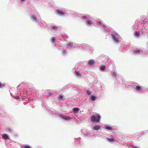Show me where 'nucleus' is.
I'll use <instances>...</instances> for the list:
<instances>
[{
    "mask_svg": "<svg viewBox=\"0 0 148 148\" xmlns=\"http://www.w3.org/2000/svg\"><path fill=\"white\" fill-rule=\"evenodd\" d=\"M30 18L32 21L36 23H39V20L40 18L39 14L37 11H35L34 13L30 16Z\"/></svg>",
    "mask_w": 148,
    "mask_h": 148,
    "instance_id": "f257e3e1",
    "label": "nucleus"
},
{
    "mask_svg": "<svg viewBox=\"0 0 148 148\" xmlns=\"http://www.w3.org/2000/svg\"><path fill=\"white\" fill-rule=\"evenodd\" d=\"M101 118V116L99 114H97L95 115H92L91 118V121L99 122L100 121Z\"/></svg>",
    "mask_w": 148,
    "mask_h": 148,
    "instance_id": "f03ea898",
    "label": "nucleus"
},
{
    "mask_svg": "<svg viewBox=\"0 0 148 148\" xmlns=\"http://www.w3.org/2000/svg\"><path fill=\"white\" fill-rule=\"evenodd\" d=\"M60 118L62 119L65 120L66 121H69L71 119H73V118H71L70 116H67L66 115H60Z\"/></svg>",
    "mask_w": 148,
    "mask_h": 148,
    "instance_id": "7ed1b4c3",
    "label": "nucleus"
},
{
    "mask_svg": "<svg viewBox=\"0 0 148 148\" xmlns=\"http://www.w3.org/2000/svg\"><path fill=\"white\" fill-rule=\"evenodd\" d=\"M31 89L29 88H27L26 89H23L22 92L24 95H27L30 94L31 93L33 92L32 90H30Z\"/></svg>",
    "mask_w": 148,
    "mask_h": 148,
    "instance_id": "20e7f679",
    "label": "nucleus"
},
{
    "mask_svg": "<svg viewBox=\"0 0 148 148\" xmlns=\"http://www.w3.org/2000/svg\"><path fill=\"white\" fill-rule=\"evenodd\" d=\"M57 14L60 16H63L65 14V12L60 9H56V10Z\"/></svg>",
    "mask_w": 148,
    "mask_h": 148,
    "instance_id": "39448f33",
    "label": "nucleus"
},
{
    "mask_svg": "<svg viewBox=\"0 0 148 148\" xmlns=\"http://www.w3.org/2000/svg\"><path fill=\"white\" fill-rule=\"evenodd\" d=\"M39 24L40 26L42 27H45L47 26V24L43 21L42 20L39 21Z\"/></svg>",
    "mask_w": 148,
    "mask_h": 148,
    "instance_id": "423d86ee",
    "label": "nucleus"
},
{
    "mask_svg": "<svg viewBox=\"0 0 148 148\" xmlns=\"http://www.w3.org/2000/svg\"><path fill=\"white\" fill-rule=\"evenodd\" d=\"M134 53L135 54H140L142 53V50L140 49H136L133 50Z\"/></svg>",
    "mask_w": 148,
    "mask_h": 148,
    "instance_id": "0eeeda50",
    "label": "nucleus"
},
{
    "mask_svg": "<svg viewBox=\"0 0 148 148\" xmlns=\"http://www.w3.org/2000/svg\"><path fill=\"white\" fill-rule=\"evenodd\" d=\"M45 94L46 95L50 96L52 95L53 93L51 92V90H47L45 91Z\"/></svg>",
    "mask_w": 148,
    "mask_h": 148,
    "instance_id": "6e6552de",
    "label": "nucleus"
},
{
    "mask_svg": "<svg viewBox=\"0 0 148 148\" xmlns=\"http://www.w3.org/2000/svg\"><path fill=\"white\" fill-rule=\"evenodd\" d=\"M73 46V43L71 42H69L67 43L66 45V47L67 48H71Z\"/></svg>",
    "mask_w": 148,
    "mask_h": 148,
    "instance_id": "1a4fd4ad",
    "label": "nucleus"
},
{
    "mask_svg": "<svg viewBox=\"0 0 148 148\" xmlns=\"http://www.w3.org/2000/svg\"><path fill=\"white\" fill-rule=\"evenodd\" d=\"M73 85H72L71 84H67V85L65 86L63 88V89L64 90L66 88H67V89L69 88H70L72 87V86H73Z\"/></svg>",
    "mask_w": 148,
    "mask_h": 148,
    "instance_id": "9d476101",
    "label": "nucleus"
},
{
    "mask_svg": "<svg viewBox=\"0 0 148 148\" xmlns=\"http://www.w3.org/2000/svg\"><path fill=\"white\" fill-rule=\"evenodd\" d=\"M95 63V61L93 60H90L88 62V64L90 66L94 65Z\"/></svg>",
    "mask_w": 148,
    "mask_h": 148,
    "instance_id": "9b49d317",
    "label": "nucleus"
},
{
    "mask_svg": "<svg viewBox=\"0 0 148 148\" xmlns=\"http://www.w3.org/2000/svg\"><path fill=\"white\" fill-rule=\"evenodd\" d=\"M62 55L65 56L67 54V51L66 49H63L62 51Z\"/></svg>",
    "mask_w": 148,
    "mask_h": 148,
    "instance_id": "f8f14e48",
    "label": "nucleus"
},
{
    "mask_svg": "<svg viewBox=\"0 0 148 148\" xmlns=\"http://www.w3.org/2000/svg\"><path fill=\"white\" fill-rule=\"evenodd\" d=\"M2 137L4 139L6 140L9 139L8 135L6 134H3L2 135Z\"/></svg>",
    "mask_w": 148,
    "mask_h": 148,
    "instance_id": "ddd939ff",
    "label": "nucleus"
},
{
    "mask_svg": "<svg viewBox=\"0 0 148 148\" xmlns=\"http://www.w3.org/2000/svg\"><path fill=\"white\" fill-rule=\"evenodd\" d=\"M97 25L98 26H102L104 28L106 27L105 25L101 21H99L97 23Z\"/></svg>",
    "mask_w": 148,
    "mask_h": 148,
    "instance_id": "4468645a",
    "label": "nucleus"
},
{
    "mask_svg": "<svg viewBox=\"0 0 148 148\" xmlns=\"http://www.w3.org/2000/svg\"><path fill=\"white\" fill-rule=\"evenodd\" d=\"M100 128V127L98 125H95L93 127V129L95 130H99Z\"/></svg>",
    "mask_w": 148,
    "mask_h": 148,
    "instance_id": "2eb2a0df",
    "label": "nucleus"
},
{
    "mask_svg": "<svg viewBox=\"0 0 148 148\" xmlns=\"http://www.w3.org/2000/svg\"><path fill=\"white\" fill-rule=\"evenodd\" d=\"M54 115H55V116H58L59 118H60V115H61V114H60L59 113V112L56 110H54Z\"/></svg>",
    "mask_w": 148,
    "mask_h": 148,
    "instance_id": "dca6fc26",
    "label": "nucleus"
},
{
    "mask_svg": "<svg viewBox=\"0 0 148 148\" xmlns=\"http://www.w3.org/2000/svg\"><path fill=\"white\" fill-rule=\"evenodd\" d=\"M135 89L137 90L138 91H140L143 88L139 86H136L135 88Z\"/></svg>",
    "mask_w": 148,
    "mask_h": 148,
    "instance_id": "f3484780",
    "label": "nucleus"
},
{
    "mask_svg": "<svg viewBox=\"0 0 148 148\" xmlns=\"http://www.w3.org/2000/svg\"><path fill=\"white\" fill-rule=\"evenodd\" d=\"M26 84L25 83H22L19 84L17 87V90L18 89V87L21 86H25Z\"/></svg>",
    "mask_w": 148,
    "mask_h": 148,
    "instance_id": "a211bd4d",
    "label": "nucleus"
},
{
    "mask_svg": "<svg viewBox=\"0 0 148 148\" xmlns=\"http://www.w3.org/2000/svg\"><path fill=\"white\" fill-rule=\"evenodd\" d=\"M112 39H113L117 43L119 42L118 40L114 36L112 35Z\"/></svg>",
    "mask_w": 148,
    "mask_h": 148,
    "instance_id": "6ab92c4d",
    "label": "nucleus"
},
{
    "mask_svg": "<svg viewBox=\"0 0 148 148\" xmlns=\"http://www.w3.org/2000/svg\"><path fill=\"white\" fill-rule=\"evenodd\" d=\"M58 99L59 101H62L63 100V97L61 95H59L58 97Z\"/></svg>",
    "mask_w": 148,
    "mask_h": 148,
    "instance_id": "aec40b11",
    "label": "nucleus"
},
{
    "mask_svg": "<svg viewBox=\"0 0 148 148\" xmlns=\"http://www.w3.org/2000/svg\"><path fill=\"white\" fill-rule=\"evenodd\" d=\"M96 98H97L95 96L93 95L91 96V99L92 100V101H95L96 99Z\"/></svg>",
    "mask_w": 148,
    "mask_h": 148,
    "instance_id": "412c9836",
    "label": "nucleus"
},
{
    "mask_svg": "<svg viewBox=\"0 0 148 148\" xmlns=\"http://www.w3.org/2000/svg\"><path fill=\"white\" fill-rule=\"evenodd\" d=\"M48 112L50 114L54 115V110L52 111L50 110H48Z\"/></svg>",
    "mask_w": 148,
    "mask_h": 148,
    "instance_id": "4be33fe9",
    "label": "nucleus"
},
{
    "mask_svg": "<svg viewBox=\"0 0 148 148\" xmlns=\"http://www.w3.org/2000/svg\"><path fill=\"white\" fill-rule=\"evenodd\" d=\"M51 29H52L56 31L58 29V27L56 26H52Z\"/></svg>",
    "mask_w": 148,
    "mask_h": 148,
    "instance_id": "5701e85b",
    "label": "nucleus"
},
{
    "mask_svg": "<svg viewBox=\"0 0 148 148\" xmlns=\"http://www.w3.org/2000/svg\"><path fill=\"white\" fill-rule=\"evenodd\" d=\"M86 23L88 25H91L92 23V21L89 20H87L86 21Z\"/></svg>",
    "mask_w": 148,
    "mask_h": 148,
    "instance_id": "b1692460",
    "label": "nucleus"
},
{
    "mask_svg": "<svg viewBox=\"0 0 148 148\" xmlns=\"http://www.w3.org/2000/svg\"><path fill=\"white\" fill-rule=\"evenodd\" d=\"M111 75L113 77H115L116 75V73L115 72H113L111 73Z\"/></svg>",
    "mask_w": 148,
    "mask_h": 148,
    "instance_id": "393cba45",
    "label": "nucleus"
},
{
    "mask_svg": "<svg viewBox=\"0 0 148 148\" xmlns=\"http://www.w3.org/2000/svg\"><path fill=\"white\" fill-rule=\"evenodd\" d=\"M75 73L77 77H79L81 76V75L79 74V72L78 71H76Z\"/></svg>",
    "mask_w": 148,
    "mask_h": 148,
    "instance_id": "a878e982",
    "label": "nucleus"
},
{
    "mask_svg": "<svg viewBox=\"0 0 148 148\" xmlns=\"http://www.w3.org/2000/svg\"><path fill=\"white\" fill-rule=\"evenodd\" d=\"M134 35L138 37L139 35V33L137 31H136L134 34Z\"/></svg>",
    "mask_w": 148,
    "mask_h": 148,
    "instance_id": "bb28decb",
    "label": "nucleus"
},
{
    "mask_svg": "<svg viewBox=\"0 0 148 148\" xmlns=\"http://www.w3.org/2000/svg\"><path fill=\"white\" fill-rule=\"evenodd\" d=\"M86 92L88 95H91L92 94V92L89 90H87Z\"/></svg>",
    "mask_w": 148,
    "mask_h": 148,
    "instance_id": "cd10ccee",
    "label": "nucleus"
},
{
    "mask_svg": "<svg viewBox=\"0 0 148 148\" xmlns=\"http://www.w3.org/2000/svg\"><path fill=\"white\" fill-rule=\"evenodd\" d=\"M106 128L107 130H112V127L109 126H107L106 127Z\"/></svg>",
    "mask_w": 148,
    "mask_h": 148,
    "instance_id": "c85d7f7f",
    "label": "nucleus"
},
{
    "mask_svg": "<svg viewBox=\"0 0 148 148\" xmlns=\"http://www.w3.org/2000/svg\"><path fill=\"white\" fill-rule=\"evenodd\" d=\"M5 85L4 84H2L0 82V88H2L5 86Z\"/></svg>",
    "mask_w": 148,
    "mask_h": 148,
    "instance_id": "c756f323",
    "label": "nucleus"
},
{
    "mask_svg": "<svg viewBox=\"0 0 148 148\" xmlns=\"http://www.w3.org/2000/svg\"><path fill=\"white\" fill-rule=\"evenodd\" d=\"M108 140L110 142H113L114 141V139L113 138H108Z\"/></svg>",
    "mask_w": 148,
    "mask_h": 148,
    "instance_id": "7c9ffc66",
    "label": "nucleus"
},
{
    "mask_svg": "<svg viewBox=\"0 0 148 148\" xmlns=\"http://www.w3.org/2000/svg\"><path fill=\"white\" fill-rule=\"evenodd\" d=\"M55 38L54 37H52L51 39V41L52 42V43H54L55 42Z\"/></svg>",
    "mask_w": 148,
    "mask_h": 148,
    "instance_id": "2f4dec72",
    "label": "nucleus"
},
{
    "mask_svg": "<svg viewBox=\"0 0 148 148\" xmlns=\"http://www.w3.org/2000/svg\"><path fill=\"white\" fill-rule=\"evenodd\" d=\"M22 148H30V147L29 145L23 146Z\"/></svg>",
    "mask_w": 148,
    "mask_h": 148,
    "instance_id": "473e14b6",
    "label": "nucleus"
},
{
    "mask_svg": "<svg viewBox=\"0 0 148 148\" xmlns=\"http://www.w3.org/2000/svg\"><path fill=\"white\" fill-rule=\"evenodd\" d=\"M79 110V109L77 108H75V113H77Z\"/></svg>",
    "mask_w": 148,
    "mask_h": 148,
    "instance_id": "72a5a7b5",
    "label": "nucleus"
},
{
    "mask_svg": "<svg viewBox=\"0 0 148 148\" xmlns=\"http://www.w3.org/2000/svg\"><path fill=\"white\" fill-rule=\"evenodd\" d=\"M106 68V67L105 66H101L100 69L102 70H104Z\"/></svg>",
    "mask_w": 148,
    "mask_h": 148,
    "instance_id": "f704fd0d",
    "label": "nucleus"
},
{
    "mask_svg": "<svg viewBox=\"0 0 148 148\" xmlns=\"http://www.w3.org/2000/svg\"><path fill=\"white\" fill-rule=\"evenodd\" d=\"M7 130L8 131L10 132H12V130H11L10 128H8L7 129Z\"/></svg>",
    "mask_w": 148,
    "mask_h": 148,
    "instance_id": "c9c22d12",
    "label": "nucleus"
},
{
    "mask_svg": "<svg viewBox=\"0 0 148 148\" xmlns=\"http://www.w3.org/2000/svg\"><path fill=\"white\" fill-rule=\"evenodd\" d=\"M82 18H83V19H86V16H83V17H82Z\"/></svg>",
    "mask_w": 148,
    "mask_h": 148,
    "instance_id": "e433bc0d",
    "label": "nucleus"
},
{
    "mask_svg": "<svg viewBox=\"0 0 148 148\" xmlns=\"http://www.w3.org/2000/svg\"><path fill=\"white\" fill-rule=\"evenodd\" d=\"M133 148H139L137 146H133Z\"/></svg>",
    "mask_w": 148,
    "mask_h": 148,
    "instance_id": "4c0bfd02",
    "label": "nucleus"
},
{
    "mask_svg": "<svg viewBox=\"0 0 148 148\" xmlns=\"http://www.w3.org/2000/svg\"><path fill=\"white\" fill-rule=\"evenodd\" d=\"M19 96H17V97H16V98L17 99H18L19 98Z\"/></svg>",
    "mask_w": 148,
    "mask_h": 148,
    "instance_id": "58836bf2",
    "label": "nucleus"
},
{
    "mask_svg": "<svg viewBox=\"0 0 148 148\" xmlns=\"http://www.w3.org/2000/svg\"><path fill=\"white\" fill-rule=\"evenodd\" d=\"M25 1V0H21V2L24 1Z\"/></svg>",
    "mask_w": 148,
    "mask_h": 148,
    "instance_id": "ea45409f",
    "label": "nucleus"
},
{
    "mask_svg": "<svg viewBox=\"0 0 148 148\" xmlns=\"http://www.w3.org/2000/svg\"><path fill=\"white\" fill-rule=\"evenodd\" d=\"M72 110L73 111V113L74 112V108H73Z\"/></svg>",
    "mask_w": 148,
    "mask_h": 148,
    "instance_id": "a19ab883",
    "label": "nucleus"
},
{
    "mask_svg": "<svg viewBox=\"0 0 148 148\" xmlns=\"http://www.w3.org/2000/svg\"><path fill=\"white\" fill-rule=\"evenodd\" d=\"M32 108H34V106H32Z\"/></svg>",
    "mask_w": 148,
    "mask_h": 148,
    "instance_id": "79ce46f5",
    "label": "nucleus"
},
{
    "mask_svg": "<svg viewBox=\"0 0 148 148\" xmlns=\"http://www.w3.org/2000/svg\"><path fill=\"white\" fill-rule=\"evenodd\" d=\"M22 89V88H21V90Z\"/></svg>",
    "mask_w": 148,
    "mask_h": 148,
    "instance_id": "37998d69",
    "label": "nucleus"
}]
</instances>
